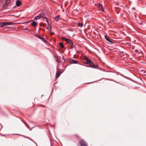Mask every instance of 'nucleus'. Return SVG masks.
<instances>
[{
  "label": "nucleus",
  "mask_w": 146,
  "mask_h": 146,
  "mask_svg": "<svg viewBox=\"0 0 146 146\" xmlns=\"http://www.w3.org/2000/svg\"><path fill=\"white\" fill-rule=\"evenodd\" d=\"M85 63L87 64H90V67L94 68L95 67H97L98 66V65L97 64L94 65L93 63L92 62L90 59L88 58L87 57H85Z\"/></svg>",
  "instance_id": "1"
},
{
  "label": "nucleus",
  "mask_w": 146,
  "mask_h": 146,
  "mask_svg": "<svg viewBox=\"0 0 146 146\" xmlns=\"http://www.w3.org/2000/svg\"><path fill=\"white\" fill-rule=\"evenodd\" d=\"M13 24V23L12 22H1L0 23V27H2L4 26L9 25H12Z\"/></svg>",
  "instance_id": "2"
},
{
  "label": "nucleus",
  "mask_w": 146,
  "mask_h": 146,
  "mask_svg": "<svg viewBox=\"0 0 146 146\" xmlns=\"http://www.w3.org/2000/svg\"><path fill=\"white\" fill-rule=\"evenodd\" d=\"M79 143L81 146H88L87 143L83 139H82L79 141Z\"/></svg>",
  "instance_id": "3"
},
{
  "label": "nucleus",
  "mask_w": 146,
  "mask_h": 146,
  "mask_svg": "<svg viewBox=\"0 0 146 146\" xmlns=\"http://www.w3.org/2000/svg\"><path fill=\"white\" fill-rule=\"evenodd\" d=\"M61 73L62 72L61 70L58 69L56 73V78H58Z\"/></svg>",
  "instance_id": "4"
},
{
  "label": "nucleus",
  "mask_w": 146,
  "mask_h": 146,
  "mask_svg": "<svg viewBox=\"0 0 146 146\" xmlns=\"http://www.w3.org/2000/svg\"><path fill=\"white\" fill-rule=\"evenodd\" d=\"M97 6L99 9L101 11H104V9H103L102 5L100 3H98L97 4Z\"/></svg>",
  "instance_id": "5"
},
{
  "label": "nucleus",
  "mask_w": 146,
  "mask_h": 146,
  "mask_svg": "<svg viewBox=\"0 0 146 146\" xmlns=\"http://www.w3.org/2000/svg\"><path fill=\"white\" fill-rule=\"evenodd\" d=\"M67 43L70 45V46H71L70 48H73V46H74V44L73 43L72 41L70 39Z\"/></svg>",
  "instance_id": "6"
},
{
  "label": "nucleus",
  "mask_w": 146,
  "mask_h": 146,
  "mask_svg": "<svg viewBox=\"0 0 146 146\" xmlns=\"http://www.w3.org/2000/svg\"><path fill=\"white\" fill-rule=\"evenodd\" d=\"M10 2V0H6V3L3 6V7L5 8L8 6Z\"/></svg>",
  "instance_id": "7"
},
{
  "label": "nucleus",
  "mask_w": 146,
  "mask_h": 146,
  "mask_svg": "<svg viewBox=\"0 0 146 146\" xmlns=\"http://www.w3.org/2000/svg\"><path fill=\"white\" fill-rule=\"evenodd\" d=\"M69 62L71 64H77L78 63V61L73 59L70 60Z\"/></svg>",
  "instance_id": "8"
},
{
  "label": "nucleus",
  "mask_w": 146,
  "mask_h": 146,
  "mask_svg": "<svg viewBox=\"0 0 146 146\" xmlns=\"http://www.w3.org/2000/svg\"><path fill=\"white\" fill-rule=\"evenodd\" d=\"M105 38L106 39V40L108 42L111 43H113L112 42L111 39L108 37L106 35L105 36Z\"/></svg>",
  "instance_id": "9"
},
{
  "label": "nucleus",
  "mask_w": 146,
  "mask_h": 146,
  "mask_svg": "<svg viewBox=\"0 0 146 146\" xmlns=\"http://www.w3.org/2000/svg\"><path fill=\"white\" fill-rule=\"evenodd\" d=\"M22 4L21 2V1H20L18 0L16 2V5L18 6L19 7L20 6H21Z\"/></svg>",
  "instance_id": "10"
},
{
  "label": "nucleus",
  "mask_w": 146,
  "mask_h": 146,
  "mask_svg": "<svg viewBox=\"0 0 146 146\" xmlns=\"http://www.w3.org/2000/svg\"><path fill=\"white\" fill-rule=\"evenodd\" d=\"M61 39L63 40L66 41L67 42H68V40L70 39L69 38L64 37H62Z\"/></svg>",
  "instance_id": "11"
},
{
  "label": "nucleus",
  "mask_w": 146,
  "mask_h": 146,
  "mask_svg": "<svg viewBox=\"0 0 146 146\" xmlns=\"http://www.w3.org/2000/svg\"><path fill=\"white\" fill-rule=\"evenodd\" d=\"M61 39L63 40L66 41L67 42H68V40L70 39L69 38L64 37H62Z\"/></svg>",
  "instance_id": "12"
},
{
  "label": "nucleus",
  "mask_w": 146,
  "mask_h": 146,
  "mask_svg": "<svg viewBox=\"0 0 146 146\" xmlns=\"http://www.w3.org/2000/svg\"><path fill=\"white\" fill-rule=\"evenodd\" d=\"M37 25V23L35 21H33L32 24H31V25L33 27H35Z\"/></svg>",
  "instance_id": "13"
},
{
  "label": "nucleus",
  "mask_w": 146,
  "mask_h": 146,
  "mask_svg": "<svg viewBox=\"0 0 146 146\" xmlns=\"http://www.w3.org/2000/svg\"><path fill=\"white\" fill-rule=\"evenodd\" d=\"M45 14L44 12H43V13H41L39 15V16L40 17V18L43 17L45 16Z\"/></svg>",
  "instance_id": "14"
},
{
  "label": "nucleus",
  "mask_w": 146,
  "mask_h": 146,
  "mask_svg": "<svg viewBox=\"0 0 146 146\" xmlns=\"http://www.w3.org/2000/svg\"><path fill=\"white\" fill-rule=\"evenodd\" d=\"M36 36L37 37H38V38L42 40H44V37H41L38 35H36Z\"/></svg>",
  "instance_id": "15"
},
{
  "label": "nucleus",
  "mask_w": 146,
  "mask_h": 146,
  "mask_svg": "<svg viewBox=\"0 0 146 146\" xmlns=\"http://www.w3.org/2000/svg\"><path fill=\"white\" fill-rule=\"evenodd\" d=\"M40 18H41L40 17L39 15L38 16H37L35 17L34 18V19L35 20H38V19H40Z\"/></svg>",
  "instance_id": "16"
},
{
  "label": "nucleus",
  "mask_w": 146,
  "mask_h": 146,
  "mask_svg": "<svg viewBox=\"0 0 146 146\" xmlns=\"http://www.w3.org/2000/svg\"><path fill=\"white\" fill-rule=\"evenodd\" d=\"M59 44L62 48H63L64 47V46L63 44L62 43H61V42L60 43H59Z\"/></svg>",
  "instance_id": "17"
},
{
  "label": "nucleus",
  "mask_w": 146,
  "mask_h": 146,
  "mask_svg": "<svg viewBox=\"0 0 146 146\" xmlns=\"http://www.w3.org/2000/svg\"><path fill=\"white\" fill-rule=\"evenodd\" d=\"M78 25L79 27H82L83 26V24L82 23H78Z\"/></svg>",
  "instance_id": "18"
},
{
  "label": "nucleus",
  "mask_w": 146,
  "mask_h": 146,
  "mask_svg": "<svg viewBox=\"0 0 146 146\" xmlns=\"http://www.w3.org/2000/svg\"><path fill=\"white\" fill-rule=\"evenodd\" d=\"M44 20L45 21L48 23V25L49 24V22L48 21V19L47 18H44Z\"/></svg>",
  "instance_id": "19"
},
{
  "label": "nucleus",
  "mask_w": 146,
  "mask_h": 146,
  "mask_svg": "<svg viewBox=\"0 0 146 146\" xmlns=\"http://www.w3.org/2000/svg\"><path fill=\"white\" fill-rule=\"evenodd\" d=\"M59 18V16H57L55 18V20L56 21H57L58 19Z\"/></svg>",
  "instance_id": "20"
},
{
  "label": "nucleus",
  "mask_w": 146,
  "mask_h": 146,
  "mask_svg": "<svg viewBox=\"0 0 146 146\" xmlns=\"http://www.w3.org/2000/svg\"><path fill=\"white\" fill-rule=\"evenodd\" d=\"M56 61L57 62H60V59L56 56Z\"/></svg>",
  "instance_id": "21"
},
{
  "label": "nucleus",
  "mask_w": 146,
  "mask_h": 146,
  "mask_svg": "<svg viewBox=\"0 0 146 146\" xmlns=\"http://www.w3.org/2000/svg\"><path fill=\"white\" fill-rule=\"evenodd\" d=\"M75 136L77 137H79V135H75Z\"/></svg>",
  "instance_id": "22"
},
{
  "label": "nucleus",
  "mask_w": 146,
  "mask_h": 146,
  "mask_svg": "<svg viewBox=\"0 0 146 146\" xmlns=\"http://www.w3.org/2000/svg\"><path fill=\"white\" fill-rule=\"evenodd\" d=\"M50 31H51V27H50Z\"/></svg>",
  "instance_id": "23"
},
{
  "label": "nucleus",
  "mask_w": 146,
  "mask_h": 146,
  "mask_svg": "<svg viewBox=\"0 0 146 146\" xmlns=\"http://www.w3.org/2000/svg\"><path fill=\"white\" fill-rule=\"evenodd\" d=\"M51 34L52 35V34H53L54 33H52Z\"/></svg>",
  "instance_id": "24"
},
{
  "label": "nucleus",
  "mask_w": 146,
  "mask_h": 146,
  "mask_svg": "<svg viewBox=\"0 0 146 146\" xmlns=\"http://www.w3.org/2000/svg\"><path fill=\"white\" fill-rule=\"evenodd\" d=\"M92 82H91V83H92ZM90 83H88V84H90Z\"/></svg>",
  "instance_id": "25"
},
{
  "label": "nucleus",
  "mask_w": 146,
  "mask_h": 146,
  "mask_svg": "<svg viewBox=\"0 0 146 146\" xmlns=\"http://www.w3.org/2000/svg\"><path fill=\"white\" fill-rule=\"evenodd\" d=\"M47 28L48 29H49L47 27Z\"/></svg>",
  "instance_id": "26"
},
{
  "label": "nucleus",
  "mask_w": 146,
  "mask_h": 146,
  "mask_svg": "<svg viewBox=\"0 0 146 146\" xmlns=\"http://www.w3.org/2000/svg\"><path fill=\"white\" fill-rule=\"evenodd\" d=\"M43 106L44 107L45 106Z\"/></svg>",
  "instance_id": "27"
},
{
  "label": "nucleus",
  "mask_w": 146,
  "mask_h": 146,
  "mask_svg": "<svg viewBox=\"0 0 146 146\" xmlns=\"http://www.w3.org/2000/svg\"><path fill=\"white\" fill-rule=\"evenodd\" d=\"M17 135H20L19 134H17Z\"/></svg>",
  "instance_id": "28"
}]
</instances>
